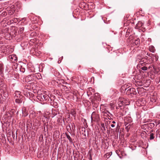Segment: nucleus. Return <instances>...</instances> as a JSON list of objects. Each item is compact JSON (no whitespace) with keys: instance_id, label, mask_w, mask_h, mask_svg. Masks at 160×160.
I'll return each instance as SVG.
<instances>
[{"instance_id":"obj_1","label":"nucleus","mask_w":160,"mask_h":160,"mask_svg":"<svg viewBox=\"0 0 160 160\" xmlns=\"http://www.w3.org/2000/svg\"><path fill=\"white\" fill-rule=\"evenodd\" d=\"M8 96L6 85L4 83L0 84V102L5 100Z\"/></svg>"},{"instance_id":"obj_2","label":"nucleus","mask_w":160,"mask_h":160,"mask_svg":"<svg viewBox=\"0 0 160 160\" xmlns=\"http://www.w3.org/2000/svg\"><path fill=\"white\" fill-rule=\"evenodd\" d=\"M126 94L130 97H132L136 94L137 92L135 89L132 88H128L125 90Z\"/></svg>"},{"instance_id":"obj_3","label":"nucleus","mask_w":160,"mask_h":160,"mask_svg":"<svg viewBox=\"0 0 160 160\" xmlns=\"http://www.w3.org/2000/svg\"><path fill=\"white\" fill-rule=\"evenodd\" d=\"M37 98L41 102H43L44 101L48 100L49 97L46 94H38L37 97Z\"/></svg>"},{"instance_id":"obj_4","label":"nucleus","mask_w":160,"mask_h":160,"mask_svg":"<svg viewBox=\"0 0 160 160\" xmlns=\"http://www.w3.org/2000/svg\"><path fill=\"white\" fill-rule=\"evenodd\" d=\"M8 59L12 63H15L18 60V58L15 54L11 55L8 56Z\"/></svg>"},{"instance_id":"obj_5","label":"nucleus","mask_w":160,"mask_h":160,"mask_svg":"<svg viewBox=\"0 0 160 160\" xmlns=\"http://www.w3.org/2000/svg\"><path fill=\"white\" fill-rule=\"evenodd\" d=\"M98 115L95 112H93L92 113L91 116V122H92L93 121H96L98 120Z\"/></svg>"},{"instance_id":"obj_6","label":"nucleus","mask_w":160,"mask_h":160,"mask_svg":"<svg viewBox=\"0 0 160 160\" xmlns=\"http://www.w3.org/2000/svg\"><path fill=\"white\" fill-rule=\"evenodd\" d=\"M122 100V98H119L118 102V106L119 107L121 108V109H122V108H123V106L125 104V102Z\"/></svg>"},{"instance_id":"obj_7","label":"nucleus","mask_w":160,"mask_h":160,"mask_svg":"<svg viewBox=\"0 0 160 160\" xmlns=\"http://www.w3.org/2000/svg\"><path fill=\"white\" fill-rule=\"evenodd\" d=\"M22 116L26 117L28 115V112L25 107H23L22 109Z\"/></svg>"},{"instance_id":"obj_8","label":"nucleus","mask_w":160,"mask_h":160,"mask_svg":"<svg viewBox=\"0 0 160 160\" xmlns=\"http://www.w3.org/2000/svg\"><path fill=\"white\" fill-rule=\"evenodd\" d=\"M20 92L19 91L15 92V94L16 95L15 96V98L22 99L23 96L20 94Z\"/></svg>"},{"instance_id":"obj_9","label":"nucleus","mask_w":160,"mask_h":160,"mask_svg":"<svg viewBox=\"0 0 160 160\" xmlns=\"http://www.w3.org/2000/svg\"><path fill=\"white\" fill-rule=\"evenodd\" d=\"M147 62V59L146 58H142L139 62H141V64L142 66L143 63H146Z\"/></svg>"},{"instance_id":"obj_10","label":"nucleus","mask_w":160,"mask_h":160,"mask_svg":"<svg viewBox=\"0 0 160 160\" xmlns=\"http://www.w3.org/2000/svg\"><path fill=\"white\" fill-rule=\"evenodd\" d=\"M23 100L22 99L18 98H15V102L16 103L20 104L21 103Z\"/></svg>"},{"instance_id":"obj_11","label":"nucleus","mask_w":160,"mask_h":160,"mask_svg":"<svg viewBox=\"0 0 160 160\" xmlns=\"http://www.w3.org/2000/svg\"><path fill=\"white\" fill-rule=\"evenodd\" d=\"M136 45H138L140 44V40L139 38H137L134 40V42H133Z\"/></svg>"},{"instance_id":"obj_12","label":"nucleus","mask_w":160,"mask_h":160,"mask_svg":"<svg viewBox=\"0 0 160 160\" xmlns=\"http://www.w3.org/2000/svg\"><path fill=\"white\" fill-rule=\"evenodd\" d=\"M70 114L72 115L75 118L76 116V112L74 109H72L70 111Z\"/></svg>"},{"instance_id":"obj_13","label":"nucleus","mask_w":160,"mask_h":160,"mask_svg":"<svg viewBox=\"0 0 160 160\" xmlns=\"http://www.w3.org/2000/svg\"><path fill=\"white\" fill-rule=\"evenodd\" d=\"M18 18H14L13 19L10 20L11 23H15L18 22Z\"/></svg>"},{"instance_id":"obj_14","label":"nucleus","mask_w":160,"mask_h":160,"mask_svg":"<svg viewBox=\"0 0 160 160\" xmlns=\"http://www.w3.org/2000/svg\"><path fill=\"white\" fill-rule=\"evenodd\" d=\"M143 25V23L140 22H138V24L136 25V27L137 28H138L141 27Z\"/></svg>"},{"instance_id":"obj_15","label":"nucleus","mask_w":160,"mask_h":160,"mask_svg":"<svg viewBox=\"0 0 160 160\" xmlns=\"http://www.w3.org/2000/svg\"><path fill=\"white\" fill-rule=\"evenodd\" d=\"M16 5L18 8H20L21 7V3L19 2H17L16 3Z\"/></svg>"},{"instance_id":"obj_16","label":"nucleus","mask_w":160,"mask_h":160,"mask_svg":"<svg viewBox=\"0 0 160 160\" xmlns=\"http://www.w3.org/2000/svg\"><path fill=\"white\" fill-rule=\"evenodd\" d=\"M24 28L23 27L20 28L19 29L18 32L19 34L22 33L24 31Z\"/></svg>"},{"instance_id":"obj_17","label":"nucleus","mask_w":160,"mask_h":160,"mask_svg":"<svg viewBox=\"0 0 160 160\" xmlns=\"http://www.w3.org/2000/svg\"><path fill=\"white\" fill-rule=\"evenodd\" d=\"M154 134L153 133H151L150 135L149 139L150 140H152L154 138Z\"/></svg>"},{"instance_id":"obj_18","label":"nucleus","mask_w":160,"mask_h":160,"mask_svg":"<svg viewBox=\"0 0 160 160\" xmlns=\"http://www.w3.org/2000/svg\"><path fill=\"white\" fill-rule=\"evenodd\" d=\"M20 70V72H24L25 71V68L23 67L22 66H20V67L19 68Z\"/></svg>"},{"instance_id":"obj_19","label":"nucleus","mask_w":160,"mask_h":160,"mask_svg":"<svg viewBox=\"0 0 160 160\" xmlns=\"http://www.w3.org/2000/svg\"><path fill=\"white\" fill-rule=\"evenodd\" d=\"M67 138H68V139L69 140L70 142H72V140L70 137V136L68 134H66Z\"/></svg>"},{"instance_id":"obj_20","label":"nucleus","mask_w":160,"mask_h":160,"mask_svg":"<svg viewBox=\"0 0 160 160\" xmlns=\"http://www.w3.org/2000/svg\"><path fill=\"white\" fill-rule=\"evenodd\" d=\"M149 49L150 51L152 52H154V48L152 46H151L149 47Z\"/></svg>"},{"instance_id":"obj_21","label":"nucleus","mask_w":160,"mask_h":160,"mask_svg":"<svg viewBox=\"0 0 160 160\" xmlns=\"http://www.w3.org/2000/svg\"><path fill=\"white\" fill-rule=\"evenodd\" d=\"M159 135V137H160V130L158 129L157 130L156 132V135L158 136V135Z\"/></svg>"},{"instance_id":"obj_22","label":"nucleus","mask_w":160,"mask_h":160,"mask_svg":"<svg viewBox=\"0 0 160 160\" xmlns=\"http://www.w3.org/2000/svg\"><path fill=\"white\" fill-rule=\"evenodd\" d=\"M142 90H143V88H137V91L139 94H140L139 92L140 91H142Z\"/></svg>"},{"instance_id":"obj_23","label":"nucleus","mask_w":160,"mask_h":160,"mask_svg":"<svg viewBox=\"0 0 160 160\" xmlns=\"http://www.w3.org/2000/svg\"><path fill=\"white\" fill-rule=\"evenodd\" d=\"M141 69H142V70H143V71H146L147 70V69H148V68L147 67H142L141 68Z\"/></svg>"},{"instance_id":"obj_24","label":"nucleus","mask_w":160,"mask_h":160,"mask_svg":"<svg viewBox=\"0 0 160 160\" xmlns=\"http://www.w3.org/2000/svg\"><path fill=\"white\" fill-rule=\"evenodd\" d=\"M126 129H127L128 130L130 128V127H131L130 124L128 125V126H126Z\"/></svg>"},{"instance_id":"obj_25","label":"nucleus","mask_w":160,"mask_h":160,"mask_svg":"<svg viewBox=\"0 0 160 160\" xmlns=\"http://www.w3.org/2000/svg\"><path fill=\"white\" fill-rule=\"evenodd\" d=\"M150 125L151 127H153L155 126V124L154 123H150Z\"/></svg>"},{"instance_id":"obj_26","label":"nucleus","mask_w":160,"mask_h":160,"mask_svg":"<svg viewBox=\"0 0 160 160\" xmlns=\"http://www.w3.org/2000/svg\"><path fill=\"white\" fill-rule=\"evenodd\" d=\"M102 128H103V130L104 131H106V128H105V125L104 124H102Z\"/></svg>"},{"instance_id":"obj_27","label":"nucleus","mask_w":160,"mask_h":160,"mask_svg":"<svg viewBox=\"0 0 160 160\" xmlns=\"http://www.w3.org/2000/svg\"><path fill=\"white\" fill-rule=\"evenodd\" d=\"M119 127H118L117 126V128H116V132H118V131H119Z\"/></svg>"},{"instance_id":"obj_28","label":"nucleus","mask_w":160,"mask_h":160,"mask_svg":"<svg viewBox=\"0 0 160 160\" xmlns=\"http://www.w3.org/2000/svg\"><path fill=\"white\" fill-rule=\"evenodd\" d=\"M157 117L158 118L160 119V114H158L157 115Z\"/></svg>"},{"instance_id":"obj_29","label":"nucleus","mask_w":160,"mask_h":160,"mask_svg":"<svg viewBox=\"0 0 160 160\" xmlns=\"http://www.w3.org/2000/svg\"><path fill=\"white\" fill-rule=\"evenodd\" d=\"M38 114H41V111H39L37 112Z\"/></svg>"},{"instance_id":"obj_30","label":"nucleus","mask_w":160,"mask_h":160,"mask_svg":"<svg viewBox=\"0 0 160 160\" xmlns=\"http://www.w3.org/2000/svg\"><path fill=\"white\" fill-rule=\"evenodd\" d=\"M72 127L73 126L74 128H75V125L73 123H72Z\"/></svg>"},{"instance_id":"obj_31","label":"nucleus","mask_w":160,"mask_h":160,"mask_svg":"<svg viewBox=\"0 0 160 160\" xmlns=\"http://www.w3.org/2000/svg\"><path fill=\"white\" fill-rule=\"evenodd\" d=\"M111 127L112 128H113L115 127V125L113 124H112L111 125Z\"/></svg>"},{"instance_id":"obj_32","label":"nucleus","mask_w":160,"mask_h":160,"mask_svg":"<svg viewBox=\"0 0 160 160\" xmlns=\"http://www.w3.org/2000/svg\"><path fill=\"white\" fill-rule=\"evenodd\" d=\"M158 124H160V120H158L157 122Z\"/></svg>"},{"instance_id":"obj_33","label":"nucleus","mask_w":160,"mask_h":160,"mask_svg":"<svg viewBox=\"0 0 160 160\" xmlns=\"http://www.w3.org/2000/svg\"><path fill=\"white\" fill-rule=\"evenodd\" d=\"M73 95L75 96L76 98H77V97L76 94H74V93H73Z\"/></svg>"},{"instance_id":"obj_34","label":"nucleus","mask_w":160,"mask_h":160,"mask_svg":"<svg viewBox=\"0 0 160 160\" xmlns=\"http://www.w3.org/2000/svg\"><path fill=\"white\" fill-rule=\"evenodd\" d=\"M112 123H116V122L115 121H113L112 122Z\"/></svg>"},{"instance_id":"obj_35","label":"nucleus","mask_w":160,"mask_h":160,"mask_svg":"<svg viewBox=\"0 0 160 160\" xmlns=\"http://www.w3.org/2000/svg\"><path fill=\"white\" fill-rule=\"evenodd\" d=\"M108 112L109 114H110L111 115V116H112V114H111L109 112Z\"/></svg>"},{"instance_id":"obj_36","label":"nucleus","mask_w":160,"mask_h":160,"mask_svg":"<svg viewBox=\"0 0 160 160\" xmlns=\"http://www.w3.org/2000/svg\"><path fill=\"white\" fill-rule=\"evenodd\" d=\"M69 127L70 128V125H69Z\"/></svg>"},{"instance_id":"obj_37","label":"nucleus","mask_w":160,"mask_h":160,"mask_svg":"<svg viewBox=\"0 0 160 160\" xmlns=\"http://www.w3.org/2000/svg\"><path fill=\"white\" fill-rule=\"evenodd\" d=\"M18 112H17V113H18Z\"/></svg>"}]
</instances>
